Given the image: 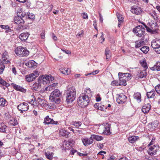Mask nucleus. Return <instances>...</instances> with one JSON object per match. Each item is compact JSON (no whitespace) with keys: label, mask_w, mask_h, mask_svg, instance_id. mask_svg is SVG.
I'll return each instance as SVG.
<instances>
[{"label":"nucleus","mask_w":160,"mask_h":160,"mask_svg":"<svg viewBox=\"0 0 160 160\" xmlns=\"http://www.w3.org/2000/svg\"><path fill=\"white\" fill-rule=\"evenodd\" d=\"M62 93L57 89L54 90L50 94L49 99L52 102L59 104L61 102Z\"/></svg>","instance_id":"f257e3e1"},{"label":"nucleus","mask_w":160,"mask_h":160,"mask_svg":"<svg viewBox=\"0 0 160 160\" xmlns=\"http://www.w3.org/2000/svg\"><path fill=\"white\" fill-rule=\"evenodd\" d=\"M90 102L88 96L84 93L81 94L78 99V105L82 108H85L88 104Z\"/></svg>","instance_id":"f03ea898"},{"label":"nucleus","mask_w":160,"mask_h":160,"mask_svg":"<svg viewBox=\"0 0 160 160\" xmlns=\"http://www.w3.org/2000/svg\"><path fill=\"white\" fill-rule=\"evenodd\" d=\"M73 87H68L66 94V101L68 103L72 102L75 98L76 92Z\"/></svg>","instance_id":"7ed1b4c3"},{"label":"nucleus","mask_w":160,"mask_h":160,"mask_svg":"<svg viewBox=\"0 0 160 160\" xmlns=\"http://www.w3.org/2000/svg\"><path fill=\"white\" fill-rule=\"evenodd\" d=\"M15 52L17 55L19 57H26L29 54V52L26 48L21 46L16 48L15 49Z\"/></svg>","instance_id":"20e7f679"},{"label":"nucleus","mask_w":160,"mask_h":160,"mask_svg":"<svg viewBox=\"0 0 160 160\" xmlns=\"http://www.w3.org/2000/svg\"><path fill=\"white\" fill-rule=\"evenodd\" d=\"M118 76L119 79V82L121 85L125 86L126 85V81H128L131 79V76L128 73H122L119 72Z\"/></svg>","instance_id":"39448f33"},{"label":"nucleus","mask_w":160,"mask_h":160,"mask_svg":"<svg viewBox=\"0 0 160 160\" xmlns=\"http://www.w3.org/2000/svg\"><path fill=\"white\" fill-rule=\"evenodd\" d=\"M133 32L136 35L141 38H144L145 29L142 26H137L133 29Z\"/></svg>","instance_id":"423d86ee"},{"label":"nucleus","mask_w":160,"mask_h":160,"mask_svg":"<svg viewBox=\"0 0 160 160\" xmlns=\"http://www.w3.org/2000/svg\"><path fill=\"white\" fill-rule=\"evenodd\" d=\"M38 79L40 82L43 83V84L49 83L54 80V77L51 75H45L39 77Z\"/></svg>","instance_id":"0eeeda50"},{"label":"nucleus","mask_w":160,"mask_h":160,"mask_svg":"<svg viewBox=\"0 0 160 160\" xmlns=\"http://www.w3.org/2000/svg\"><path fill=\"white\" fill-rule=\"evenodd\" d=\"M38 103L42 107L45 109H52L54 108V105L52 103H48V102L45 100L38 98L37 100Z\"/></svg>","instance_id":"6e6552de"},{"label":"nucleus","mask_w":160,"mask_h":160,"mask_svg":"<svg viewBox=\"0 0 160 160\" xmlns=\"http://www.w3.org/2000/svg\"><path fill=\"white\" fill-rule=\"evenodd\" d=\"M159 146L158 144H156L150 147L148 151V154L151 156L156 154L157 152L159 150Z\"/></svg>","instance_id":"1a4fd4ad"},{"label":"nucleus","mask_w":160,"mask_h":160,"mask_svg":"<svg viewBox=\"0 0 160 160\" xmlns=\"http://www.w3.org/2000/svg\"><path fill=\"white\" fill-rule=\"evenodd\" d=\"M17 108L21 113H23V111H27L29 108V106L26 102H23L20 104L18 105Z\"/></svg>","instance_id":"9d476101"},{"label":"nucleus","mask_w":160,"mask_h":160,"mask_svg":"<svg viewBox=\"0 0 160 160\" xmlns=\"http://www.w3.org/2000/svg\"><path fill=\"white\" fill-rule=\"evenodd\" d=\"M103 133L105 135H109L111 133L110 131V125L108 123L105 124L103 126Z\"/></svg>","instance_id":"9b49d317"},{"label":"nucleus","mask_w":160,"mask_h":160,"mask_svg":"<svg viewBox=\"0 0 160 160\" xmlns=\"http://www.w3.org/2000/svg\"><path fill=\"white\" fill-rule=\"evenodd\" d=\"M127 99V97L123 94H120L117 99V102L119 104H122L125 102Z\"/></svg>","instance_id":"f8f14e48"},{"label":"nucleus","mask_w":160,"mask_h":160,"mask_svg":"<svg viewBox=\"0 0 160 160\" xmlns=\"http://www.w3.org/2000/svg\"><path fill=\"white\" fill-rule=\"evenodd\" d=\"M21 16H15L14 18L15 23L17 24H23L24 21Z\"/></svg>","instance_id":"ddd939ff"},{"label":"nucleus","mask_w":160,"mask_h":160,"mask_svg":"<svg viewBox=\"0 0 160 160\" xmlns=\"http://www.w3.org/2000/svg\"><path fill=\"white\" fill-rule=\"evenodd\" d=\"M2 61L4 64H7L10 62V61L8 59V53L5 51L2 54Z\"/></svg>","instance_id":"4468645a"},{"label":"nucleus","mask_w":160,"mask_h":160,"mask_svg":"<svg viewBox=\"0 0 160 160\" xmlns=\"http://www.w3.org/2000/svg\"><path fill=\"white\" fill-rule=\"evenodd\" d=\"M151 45L154 49L160 46V39H155L152 40L151 43Z\"/></svg>","instance_id":"2eb2a0df"},{"label":"nucleus","mask_w":160,"mask_h":160,"mask_svg":"<svg viewBox=\"0 0 160 160\" xmlns=\"http://www.w3.org/2000/svg\"><path fill=\"white\" fill-rule=\"evenodd\" d=\"M131 11L133 13L137 15L140 14L142 12L141 9L139 7H132Z\"/></svg>","instance_id":"dca6fc26"},{"label":"nucleus","mask_w":160,"mask_h":160,"mask_svg":"<svg viewBox=\"0 0 160 160\" xmlns=\"http://www.w3.org/2000/svg\"><path fill=\"white\" fill-rule=\"evenodd\" d=\"M11 85L17 91L21 92L23 93H25L26 92V90L25 89L19 85L13 83H12Z\"/></svg>","instance_id":"f3484780"},{"label":"nucleus","mask_w":160,"mask_h":160,"mask_svg":"<svg viewBox=\"0 0 160 160\" xmlns=\"http://www.w3.org/2000/svg\"><path fill=\"white\" fill-rule=\"evenodd\" d=\"M59 133L60 136L68 138L69 137V132L66 130L63 129H61L59 130Z\"/></svg>","instance_id":"a211bd4d"},{"label":"nucleus","mask_w":160,"mask_h":160,"mask_svg":"<svg viewBox=\"0 0 160 160\" xmlns=\"http://www.w3.org/2000/svg\"><path fill=\"white\" fill-rule=\"evenodd\" d=\"M82 141L83 144L85 146H88L93 142V140L92 139H88V138H84L82 139Z\"/></svg>","instance_id":"6ab92c4d"},{"label":"nucleus","mask_w":160,"mask_h":160,"mask_svg":"<svg viewBox=\"0 0 160 160\" xmlns=\"http://www.w3.org/2000/svg\"><path fill=\"white\" fill-rule=\"evenodd\" d=\"M26 66L29 68H35L37 67V63L34 61H29L25 64Z\"/></svg>","instance_id":"aec40b11"},{"label":"nucleus","mask_w":160,"mask_h":160,"mask_svg":"<svg viewBox=\"0 0 160 160\" xmlns=\"http://www.w3.org/2000/svg\"><path fill=\"white\" fill-rule=\"evenodd\" d=\"M43 122L47 124H55V122L52 119L50 118L48 116H47L45 118Z\"/></svg>","instance_id":"412c9836"},{"label":"nucleus","mask_w":160,"mask_h":160,"mask_svg":"<svg viewBox=\"0 0 160 160\" xmlns=\"http://www.w3.org/2000/svg\"><path fill=\"white\" fill-rule=\"evenodd\" d=\"M38 83H35L32 86V89L35 91H38L41 88V85L40 82L38 80Z\"/></svg>","instance_id":"4be33fe9"},{"label":"nucleus","mask_w":160,"mask_h":160,"mask_svg":"<svg viewBox=\"0 0 160 160\" xmlns=\"http://www.w3.org/2000/svg\"><path fill=\"white\" fill-rule=\"evenodd\" d=\"M144 38H141L140 41H136L135 47L136 48H138L144 44Z\"/></svg>","instance_id":"5701e85b"},{"label":"nucleus","mask_w":160,"mask_h":160,"mask_svg":"<svg viewBox=\"0 0 160 160\" xmlns=\"http://www.w3.org/2000/svg\"><path fill=\"white\" fill-rule=\"evenodd\" d=\"M151 108V105L150 104L147 103L144 105L142 110L144 113H146L148 112Z\"/></svg>","instance_id":"b1692460"},{"label":"nucleus","mask_w":160,"mask_h":160,"mask_svg":"<svg viewBox=\"0 0 160 160\" xmlns=\"http://www.w3.org/2000/svg\"><path fill=\"white\" fill-rule=\"evenodd\" d=\"M58 83H55L52 84L45 88V91H50L55 90L54 89L57 86Z\"/></svg>","instance_id":"393cba45"},{"label":"nucleus","mask_w":160,"mask_h":160,"mask_svg":"<svg viewBox=\"0 0 160 160\" xmlns=\"http://www.w3.org/2000/svg\"><path fill=\"white\" fill-rule=\"evenodd\" d=\"M29 34L28 32H24L21 33L19 36L20 39L22 41H25L27 39Z\"/></svg>","instance_id":"a878e982"},{"label":"nucleus","mask_w":160,"mask_h":160,"mask_svg":"<svg viewBox=\"0 0 160 160\" xmlns=\"http://www.w3.org/2000/svg\"><path fill=\"white\" fill-rule=\"evenodd\" d=\"M10 125L16 126L18 124V122L15 118H12L8 122Z\"/></svg>","instance_id":"bb28decb"},{"label":"nucleus","mask_w":160,"mask_h":160,"mask_svg":"<svg viewBox=\"0 0 160 160\" xmlns=\"http://www.w3.org/2000/svg\"><path fill=\"white\" fill-rule=\"evenodd\" d=\"M90 139H92L93 140V139H95L97 141H100L102 140L103 139V138L102 136L95 135V134H92L91 135L90 137Z\"/></svg>","instance_id":"cd10ccee"},{"label":"nucleus","mask_w":160,"mask_h":160,"mask_svg":"<svg viewBox=\"0 0 160 160\" xmlns=\"http://www.w3.org/2000/svg\"><path fill=\"white\" fill-rule=\"evenodd\" d=\"M147 95L148 98H154L155 95V92L154 89H152L150 92H147Z\"/></svg>","instance_id":"c85d7f7f"},{"label":"nucleus","mask_w":160,"mask_h":160,"mask_svg":"<svg viewBox=\"0 0 160 160\" xmlns=\"http://www.w3.org/2000/svg\"><path fill=\"white\" fill-rule=\"evenodd\" d=\"M151 69L153 71H160V62H156L153 67L151 68Z\"/></svg>","instance_id":"c756f323"},{"label":"nucleus","mask_w":160,"mask_h":160,"mask_svg":"<svg viewBox=\"0 0 160 160\" xmlns=\"http://www.w3.org/2000/svg\"><path fill=\"white\" fill-rule=\"evenodd\" d=\"M21 15L22 16L23 18L25 17L26 18H28L32 19H34L35 17L34 15L31 14L30 13H29L28 12L27 14L22 13Z\"/></svg>","instance_id":"7c9ffc66"},{"label":"nucleus","mask_w":160,"mask_h":160,"mask_svg":"<svg viewBox=\"0 0 160 160\" xmlns=\"http://www.w3.org/2000/svg\"><path fill=\"white\" fill-rule=\"evenodd\" d=\"M26 80L28 82H31L35 79V78L31 73L26 76Z\"/></svg>","instance_id":"2f4dec72"},{"label":"nucleus","mask_w":160,"mask_h":160,"mask_svg":"<svg viewBox=\"0 0 160 160\" xmlns=\"http://www.w3.org/2000/svg\"><path fill=\"white\" fill-rule=\"evenodd\" d=\"M138 137L133 136L129 137L128 138V140L130 143H133L136 142L138 139Z\"/></svg>","instance_id":"473e14b6"},{"label":"nucleus","mask_w":160,"mask_h":160,"mask_svg":"<svg viewBox=\"0 0 160 160\" xmlns=\"http://www.w3.org/2000/svg\"><path fill=\"white\" fill-rule=\"evenodd\" d=\"M45 154L47 158L49 160H51L53 158L54 153L52 152H45Z\"/></svg>","instance_id":"72a5a7b5"},{"label":"nucleus","mask_w":160,"mask_h":160,"mask_svg":"<svg viewBox=\"0 0 160 160\" xmlns=\"http://www.w3.org/2000/svg\"><path fill=\"white\" fill-rule=\"evenodd\" d=\"M133 97L138 102H140L141 101V94L140 93L137 92L134 93L133 95Z\"/></svg>","instance_id":"f704fd0d"},{"label":"nucleus","mask_w":160,"mask_h":160,"mask_svg":"<svg viewBox=\"0 0 160 160\" xmlns=\"http://www.w3.org/2000/svg\"><path fill=\"white\" fill-rule=\"evenodd\" d=\"M105 54L107 59H109L111 57V53L108 48H107L105 50Z\"/></svg>","instance_id":"c9c22d12"},{"label":"nucleus","mask_w":160,"mask_h":160,"mask_svg":"<svg viewBox=\"0 0 160 160\" xmlns=\"http://www.w3.org/2000/svg\"><path fill=\"white\" fill-rule=\"evenodd\" d=\"M70 70L68 68H65L62 69L60 70L61 72L64 74L68 75L70 72Z\"/></svg>","instance_id":"e433bc0d"},{"label":"nucleus","mask_w":160,"mask_h":160,"mask_svg":"<svg viewBox=\"0 0 160 160\" xmlns=\"http://www.w3.org/2000/svg\"><path fill=\"white\" fill-rule=\"evenodd\" d=\"M149 14L155 20H158V16L155 11H152Z\"/></svg>","instance_id":"4c0bfd02"},{"label":"nucleus","mask_w":160,"mask_h":160,"mask_svg":"<svg viewBox=\"0 0 160 160\" xmlns=\"http://www.w3.org/2000/svg\"><path fill=\"white\" fill-rule=\"evenodd\" d=\"M147 72H146V70L144 69L142 71L140 72L139 74V77L140 78H142L146 76Z\"/></svg>","instance_id":"58836bf2"},{"label":"nucleus","mask_w":160,"mask_h":160,"mask_svg":"<svg viewBox=\"0 0 160 160\" xmlns=\"http://www.w3.org/2000/svg\"><path fill=\"white\" fill-rule=\"evenodd\" d=\"M7 101L4 99L3 98H0V106L2 107H5L7 104Z\"/></svg>","instance_id":"ea45409f"},{"label":"nucleus","mask_w":160,"mask_h":160,"mask_svg":"<svg viewBox=\"0 0 160 160\" xmlns=\"http://www.w3.org/2000/svg\"><path fill=\"white\" fill-rule=\"evenodd\" d=\"M5 86L6 87H8L10 86V85L1 78H0V85Z\"/></svg>","instance_id":"a19ab883"},{"label":"nucleus","mask_w":160,"mask_h":160,"mask_svg":"<svg viewBox=\"0 0 160 160\" xmlns=\"http://www.w3.org/2000/svg\"><path fill=\"white\" fill-rule=\"evenodd\" d=\"M72 124L76 128H78L81 126L82 122L80 121H74L72 122Z\"/></svg>","instance_id":"79ce46f5"},{"label":"nucleus","mask_w":160,"mask_h":160,"mask_svg":"<svg viewBox=\"0 0 160 160\" xmlns=\"http://www.w3.org/2000/svg\"><path fill=\"white\" fill-rule=\"evenodd\" d=\"M141 51L144 53H147L149 50V48L147 46H143L140 49Z\"/></svg>","instance_id":"37998d69"},{"label":"nucleus","mask_w":160,"mask_h":160,"mask_svg":"<svg viewBox=\"0 0 160 160\" xmlns=\"http://www.w3.org/2000/svg\"><path fill=\"white\" fill-rule=\"evenodd\" d=\"M7 127L6 126L4 123H1L0 124V131L2 132H5Z\"/></svg>","instance_id":"c03bdc74"},{"label":"nucleus","mask_w":160,"mask_h":160,"mask_svg":"<svg viewBox=\"0 0 160 160\" xmlns=\"http://www.w3.org/2000/svg\"><path fill=\"white\" fill-rule=\"evenodd\" d=\"M140 64L143 67L144 69L146 70L148 68L147 63L146 61L144 60H141L140 61Z\"/></svg>","instance_id":"a18cd8bd"},{"label":"nucleus","mask_w":160,"mask_h":160,"mask_svg":"<svg viewBox=\"0 0 160 160\" xmlns=\"http://www.w3.org/2000/svg\"><path fill=\"white\" fill-rule=\"evenodd\" d=\"M5 68V66L2 61H0V74H2Z\"/></svg>","instance_id":"49530a36"},{"label":"nucleus","mask_w":160,"mask_h":160,"mask_svg":"<svg viewBox=\"0 0 160 160\" xmlns=\"http://www.w3.org/2000/svg\"><path fill=\"white\" fill-rule=\"evenodd\" d=\"M117 16L118 19V20L119 22H123V18L122 17V15L119 14L118 13H117Z\"/></svg>","instance_id":"de8ad7c7"},{"label":"nucleus","mask_w":160,"mask_h":160,"mask_svg":"<svg viewBox=\"0 0 160 160\" xmlns=\"http://www.w3.org/2000/svg\"><path fill=\"white\" fill-rule=\"evenodd\" d=\"M158 123L157 121H154L151 123V125L152 129H154L158 127Z\"/></svg>","instance_id":"09e8293b"},{"label":"nucleus","mask_w":160,"mask_h":160,"mask_svg":"<svg viewBox=\"0 0 160 160\" xmlns=\"http://www.w3.org/2000/svg\"><path fill=\"white\" fill-rule=\"evenodd\" d=\"M64 147L65 150H66L70 148L71 147V146L70 145V143L69 142H65V145L64 146Z\"/></svg>","instance_id":"8fccbe9b"},{"label":"nucleus","mask_w":160,"mask_h":160,"mask_svg":"<svg viewBox=\"0 0 160 160\" xmlns=\"http://www.w3.org/2000/svg\"><path fill=\"white\" fill-rule=\"evenodd\" d=\"M111 85L113 86H118V85H121L120 82H118V81L115 80L111 82Z\"/></svg>","instance_id":"3c124183"},{"label":"nucleus","mask_w":160,"mask_h":160,"mask_svg":"<svg viewBox=\"0 0 160 160\" xmlns=\"http://www.w3.org/2000/svg\"><path fill=\"white\" fill-rule=\"evenodd\" d=\"M31 74H32V75L34 76L35 78L39 75V73L37 70L34 71Z\"/></svg>","instance_id":"603ef678"},{"label":"nucleus","mask_w":160,"mask_h":160,"mask_svg":"<svg viewBox=\"0 0 160 160\" xmlns=\"http://www.w3.org/2000/svg\"><path fill=\"white\" fill-rule=\"evenodd\" d=\"M155 89L157 93L160 95V84H159L156 86Z\"/></svg>","instance_id":"864d4df0"},{"label":"nucleus","mask_w":160,"mask_h":160,"mask_svg":"<svg viewBox=\"0 0 160 160\" xmlns=\"http://www.w3.org/2000/svg\"><path fill=\"white\" fill-rule=\"evenodd\" d=\"M31 101H30V102L31 103L32 102L34 103V102H36V98H35V96L33 95H32L31 96Z\"/></svg>","instance_id":"5fc2aeb1"},{"label":"nucleus","mask_w":160,"mask_h":160,"mask_svg":"<svg viewBox=\"0 0 160 160\" xmlns=\"http://www.w3.org/2000/svg\"><path fill=\"white\" fill-rule=\"evenodd\" d=\"M81 15L82 16L83 19H88V18L87 14L85 12L82 13L81 14Z\"/></svg>","instance_id":"6e6d98bb"},{"label":"nucleus","mask_w":160,"mask_h":160,"mask_svg":"<svg viewBox=\"0 0 160 160\" xmlns=\"http://www.w3.org/2000/svg\"><path fill=\"white\" fill-rule=\"evenodd\" d=\"M107 107L103 105H101L100 106L99 108V110L101 111H104L106 109Z\"/></svg>","instance_id":"4d7b16f0"},{"label":"nucleus","mask_w":160,"mask_h":160,"mask_svg":"<svg viewBox=\"0 0 160 160\" xmlns=\"http://www.w3.org/2000/svg\"><path fill=\"white\" fill-rule=\"evenodd\" d=\"M77 151L73 148H72L70 150V155H73L75 152H76Z\"/></svg>","instance_id":"13d9d810"},{"label":"nucleus","mask_w":160,"mask_h":160,"mask_svg":"<svg viewBox=\"0 0 160 160\" xmlns=\"http://www.w3.org/2000/svg\"><path fill=\"white\" fill-rule=\"evenodd\" d=\"M0 27L1 28L5 29H7L9 28V27L8 25H0Z\"/></svg>","instance_id":"bf43d9fd"},{"label":"nucleus","mask_w":160,"mask_h":160,"mask_svg":"<svg viewBox=\"0 0 160 160\" xmlns=\"http://www.w3.org/2000/svg\"><path fill=\"white\" fill-rule=\"evenodd\" d=\"M155 138H153L152 139V140L151 141V142L148 144V146H150L153 145L154 143V142H155Z\"/></svg>","instance_id":"052dcab7"},{"label":"nucleus","mask_w":160,"mask_h":160,"mask_svg":"<svg viewBox=\"0 0 160 160\" xmlns=\"http://www.w3.org/2000/svg\"><path fill=\"white\" fill-rule=\"evenodd\" d=\"M99 72V70L98 69L95 70V71H93L92 72H91V75H96Z\"/></svg>","instance_id":"680f3d73"},{"label":"nucleus","mask_w":160,"mask_h":160,"mask_svg":"<svg viewBox=\"0 0 160 160\" xmlns=\"http://www.w3.org/2000/svg\"><path fill=\"white\" fill-rule=\"evenodd\" d=\"M155 51L158 54H160V46L154 49Z\"/></svg>","instance_id":"e2e57ef3"},{"label":"nucleus","mask_w":160,"mask_h":160,"mask_svg":"<svg viewBox=\"0 0 160 160\" xmlns=\"http://www.w3.org/2000/svg\"><path fill=\"white\" fill-rule=\"evenodd\" d=\"M101 34L102 35L100 38H101V40H102V41L101 42V43H102L104 41L105 39L103 37V32H101Z\"/></svg>","instance_id":"0e129e2a"},{"label":"nucleus","mask_w":160,"mask_h":160,"mask_svg":"<svg viewBox=\"0 0 160 160\" xmlns=\"http://www.w3.org/2000/svg\"><path fill=\"white\" fill-rule=\"evenodd\" d=\"M83 31L82 30L80 31L79 32L77 35L76 36L77 37H79L81 35L83 34Z\"/></svg>","instance_id":"69168bd1"},{"label":"nucleus","mask_w":160,"mask_h":160,"mask_svg":"<svg viewBox=\"0 0 160 160\" xmlns=\"http://www.w3.org/2000/svg\"><path fill=\"white\" fill-rule=\"evenodd\" d=\"M12 71L13 73H14L15 75H16L17 74V71L16 70V69L15 67H13L12 69Z\"/></svg>","instance_id":"338daca9"},{"label":"nucleus","mask_w":160,"mask_h":160,"mask_svg":"<svg viewBox=\"0 0 160 160\" xmlns=\"http://www.w3.org/2000/svg\"><path fill=\"white\" fill-rule=\"evenodd\" d=\"M115 157L114 156H110L107 160H115Z\"/></svg>","instance_id":"774afa93"}]
</instances>
